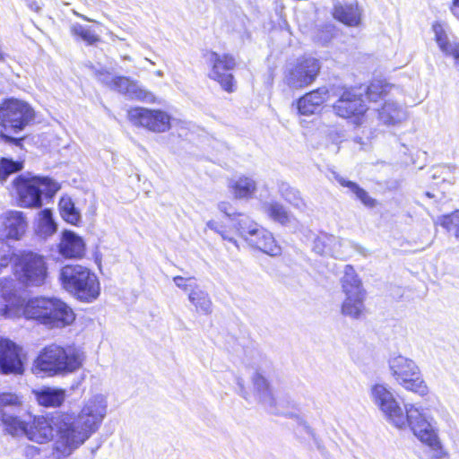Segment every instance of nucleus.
<instances>
[{"instance_id":"f257e3e1","label":"nucleus","mask_w":459,"mask_h":459,"mask_svg":"<svg viewBox=\"0 0 459 459\" xmlns=\"http://www.w3.org/2000/svg\"><path fill=\"white\" fill-rule=\"evenodd\" d=\"M0 316L6 319L24 316L50 328L65 327L75 319L73 309L56 298L37 297L25 303L17 294L15 281L5 278L0 279Z\"/></svg>"},{"instance_id":"f03ea898","label":"nucleus","mask_w":459,"mask_h":459,"mask_svg":"<svg viewBox=\"0 0 459 459\" xmlns=\"http://www.w3.org/2000/svg\"><path fill=\"white\" fill-rule=\"evenodd\" d=\"M107 411V397L102 394H96L83 401L76 416L60 414L56 420L60 431L56 448L63 455H71L99 430Z\"/></svg>"},{"instance_id":"7ed1b4c3","label":"nucleus","mask_w":459,"mask_h":459,"mask_svg":"<svg viewBox=\"0 0 459 459\" xmlns=\"http://www.w3.org/2000/svg\"><path fill=\"white\" fill-rule=\"evenodd\" d=\"M82 355L74 348H63L59 345L46 346L34 359L31 372L39 377H53L69 374L82 366Z\"/></svg>"},{"instance_id":"20e7f679","label":"nucleus","mask_w":459,"mask_h":459,"mask_svg":"<svg viewBox=\"0 0 459 459\" xmlns=\"http://www.w3.org/2000/svg\"><path fill=\"white\" fill-rule=\"evenodd\" d=\"M59 281L62 288L83 302H92L100 293L97 275L81 264H67L60 270Z\"/></svg>"},{"instance_id":"39448f33","label":"nucleus","mask_w":459,"mask_h":459,"mask_svg":"<svg viewBox=\"0 0 459 459\" xmlns=\"http://www.w3.org/2000/svg\"><path fill=\"white\" fill-rule=\"evenodd\" d=\"M19 204L25 208H39L42 196L52 197L60 188L59 185L47 177L20 175L13 181Z\"/></svg>"},{"instance_id":"423d86ee","label":"nucleus","mask_w":459,"mask_h":459,"mask_svg":"<svg viewBox=\"0 0 459 459\" xmlns=\"http://www.w3.org/2000/svg\"><path fill=\"white\" fill-rule=\"evenodd\" d=\"M403 416L405 417V422L402 427L396 428L402 429L409 426L413 434L422 443L429 446L440 456L443 453V448L437 436V422L434 419L414 404L405 405Z\"/></svg>"},{"instance_id":"0eeeda50","label":"nucleus","mask_w":459,"mask_h":459,"mask_svg":"<svg viewBox=\"0 0 459 459\" xmlns=\"http://www.w3.org/2000/svg\"><path fill=\"white\" fill-rule=\"evenodd\" d=\"M237 233L252 248L277 256L281 254V247L277 244L273 235L247 216L238 220Z\"/></svg>"},{"instance_id":"6e6552de","label":"nucleus","mask_w":459,"mask_h":459,"mask_svg":"<svg viewBox=\"0 0 459 459\" xmlns=\"http://www.w3.org/2000/svg\"><path fill=\"white\" fill-rule=\"evenodd\" d=\"M388 364L393 377L403 388L422 397L429 394V387L415 361L397 355L392 357Z\"/></svg>"},{"instance_id":"1a4fd4ad","label":"nucleus","mask_w":459,"mask_h":459,"mask_svg":"<svg viewBox=\"0 0 459 459\" xmlns=\"http://www.w3.org/2000/svg\"><path fill=\"white\" fill-rule=\"evenodd\" d=\"M14 273L18 280L26 285L40 286L47 277L44 258L32 252H25L15 257Z\"/></svg>"},{"instance_id":"9d476101","label":"nucleus","mask_w":459,"mask_h":459,"mask_svg":"<svg viewBox=\"0 0 459 459\" xmlns=\"http://www.w3.org/2000/svg\"><path fill=\"white\" fill-rule=\"evenodd\" d=\"M128 120L137 127L144 128L155 134H162L170 130L172 117L160 108L135 107L128 110Z\"/></svg>"},{"instance_id":"9b49d317","label":"nucleus","mask_w":459,"mask_h":459,"mask_svg":"<svg viewBox=\"0 0 459 459\" xmlns=\"http://www.w3.org/2000/svg\"><path fill=\"white\" fill-rule=\"evenodd\" d=\"M34 110L26 102L9 99L0 105V125L14 133L22 131L34 119Z\"/></svg>"},{"instance_id":"f8f14e48","label":"nucleus","mask_w":459,"mask_h":459,"mask_svg":"<svg viewBox=\"0 0 459 459\" xmlns=\"http://www.w3.org/2000/svg\"><path fill=\"white\" fill-rule=\"evenodd\" d=\"M370 398L382 412L384 418L394 427H402L405 422L403 410L392 391L384 384H376L370 388Z\"/></svg>"},{"instance_id":"ddd939ff","label":"nucleus","mask_w":459,"mask_h":459,"mask_svg":"<svg viewBox=\"0 0 459 459\" xmlns=\"http://www.w3.org/2000/svg\"><path fill=\"white\" fill-rule=\"evenodd\" d=\"M56 415L52 418L47 417H35L30 423H28L24 436L30 441L38 444H46L50 442L54 437V431L56 430L57 439L54 444V455L57 459L66 457L69 455H63L61 451L56 448V444L60 440V431L56 424L57 417Z\"/></svg>"},{"instance_id":"4468645a","label":"nucleus","mask_w":459,"mask_h":459,"mask_svg":"<svg viewBox=\"0 0 459 459\" xmlns=\"http://www.w3.org/2000/svg\"><path fill=\"white\" fill-rule=\"evenodd\" d=\"M320 65L313 57H303L288 65L285 71V82L292 89H301L311 84L316 78Z\"/></svg>"},{"instance_id":"2eb2a0df","label":"nucleus","mask_w":459,"mask_h":459,"mask_svg":"<svg viewBox=\"0 0 459 459\" xmlns=\"http://www.w3.org/2000/svg\"><path fill=\"white\" fill-rule=\"evenodd\" d=\"M333 109L338 117L351 119L356 126H360L366 121L368 110L360 94L352 90L344 91L333 104Z\"/></svg>"},{"instance_id":"dca6fc26","label":"nucleus","mask_w":459,"mask_h":459,"mask_svg":"<svg viewBox=\"0 0 459 459\" xmlns=\"http://www.w3.org/2000/svg\"><path fill=\"white\" fill-rule=\"evenodd\" d=\"M207 63L211 67L209 78L217 82L221 88L232 92L235 91V82L230 71L235 67V60L229 55H219L211 52L207 55Z\"/></svg>"},{"instance_id":"f3484780","label":"nucleus","mask_w":459,"mask_h":459,"mask_svg":"<svg viewBox=\"0 0 459 459\" xmlns=\"http://www.w3.org/2000/svg\"><path fill=\"white\" fill-rule=\"evenodd\" d=\"M27 359L23 349L8 339L0 340V373L3 375H22Z\"/></svg>"},{"instance_id":"a211bd4d","label":"nucleus","mask_w":459,"mask_h":459,"mask_svg":"<svg viewBox=\"0 0 459 459\" xmlns=\"http://www.w3.org/2000/svg\"><path fill=\"white\" fill-rule=\"evenodd\" d=\"M255 397L266 410L279 412L284 407L283 401L276 395L264 375L256 370L252 376Z\"/></svg>"},{"instance_id":"6ab92c4d","label":"nucleus","mask_w":459,"mask_h":459,"mask_svg":"<svg viewBox=\"0 0 459 459\" xmlns=\"http://www.w3.org/2000/svg\"><path fill=\"white\" fill-rule=\"evenodd\" d=\"M27 228L28 221L22 212L10 210L0 216V237L3 238L20 240Z\"/></svg>"},{"instance_id":"aec40b11","label":"nucleus","mask_w":459,"mask_h":459,"mask_svg":"<svg viewBox=\"0 0 459 459\" xmlns=\"http://www.w3.org/2000/svg\"><path fill=\"white\" fill-rule=\"evenodd\" d=\"M111 90L117 91L133 100L146 103L158 102L157 97L152 91L143 88L137 81L126 76H116Z\"/></svg>"},{"instance_id":"412c9836","label":"nucleus","mask_w":459,"mask_h":459,"mask_svg":"<svg viewBox=\"0 0 459 459\" xmlns=\"http://www.w3.org/2000/svg\"><path fill=\"white\" fill-rule=\"evenodd\" d=\"M58 250L66 258H81L85 253V243L79 235L65 230L61 236Z\"/></svg>"},{"instance_id":"4be33fe9","label":"nucleus","mask_w":459,"mask_h":459,"mask_svg":"<svg viewBox=\"0 0 459 459\" xmlns=\"http://www.w3.org/2000/svg\"><path fill=\"white\" fill-rule=\"evenodd\" d=\"M328 90L325 87L318 88L301 97L298 101V109L301 115L309 116L316 113L321 105L326 100Z\"/></svg>"},{"instance_id":"5701e85b","label":"nucleus","mask_w":459,"mask_h":459,"mask_svg":"<svg viewBox=\"0 0 459 459\" xmlns=\"http://www.w3.org/2000/svg\"><path fill=\"white\" fill-rule=\"evenodd\" d=\"M228 187L236 199H249L256 192V182L249 177L238 176L228 182Z\"/></svg>"},{"instance_id":"b1692460","label":"nucleus","mask_w":459,"mask_h":459,"mask_svg":"<svg viewBox=\"0 0 459 459\" xmlns=\"http://www.w3.org/2000/svg\"><path fill=\"white\" fill-rule=\"evenodd\" d=\"M33 393L38 403L45 407L60 406L65 399V390L61 388L44 386Z\"/></svg>"},{"instance_id":"393cba45","label":"nucleus","mask_w":459,"mask_h":459,"mask_svg":"<svg viewBox=\"0 0 459 459\" xmlns=\"http://www.w3.org/2000/svg\"><path fill=\"white\" fill-rule=\"evenodd\" d=\"M262 212L274 222L281 225H289L293 220V216L279 202L269 201L262 204Z\"/></svg>"},{"instance_id":"a878e982","label":"nucleus","mask_w":459,"mask_h":459,"mask_svg":"<svg viewBox=\"0 0 459 459\" xmlns=\"http://www.w3.org/2000/svg\"><path fill=\"white\" fill-rule=\"evenodd\" d=\"M333 17L348 26H357L360 22V12L352 4H336L333 7Z\"/></svg>"},{"instance_id":"bb28decb","label":"nucleus","mask_w":459,"mask_h":459,"mask_svg":"<svg viewBox=\"0 0 459 459\" xmlns=\"http://www.w3.org/2000/svg\"><path fill=\"white\" fill-rule=\"evenodd\" d=\"M379 120L385 125H395L406 117L404 109L394 101H385L378 110Z\"/></svg>"},{"instance_id":"cd10ccee","label":"nucleus","mask_w":459,"mask_h":459,"mask_svg":"<svg viewBox=\"0 0 459 459\" xmlns=\"http://www.w3.org/2000/svg\"><path fill=\"white\" fill-rule=\"evenodd\" d=\"M435 39L441 49L446 55L453 56L455 60L459 59V44L451 42L439 22H435L432 26Z\"/></svg>"},{"instance_id":"c85d7f7f","label":"nucleus","mask_w":459,"mask_h":459,"mask_svg":"<svg viewBox=\"0 0 459 459\" xmlns=\"http://www.w3.org/2000/svg\"><path fill=\"white\" fill-rule=\"evenodd\" d=\"M342 313L351 318H359L364 310V293L345 295Z\"/></svg>"},{"instance_id":"c756f323","label":"nucleus","mask_w":459,"mask_h":459,"mask_svg":"<svg viewBox=\"0 0 459 459\" xmlns=\"http://www.w3.org/2000/svg\"><path fill=\"white\" fill-rule=\"evenodd\" d=\"M21 412L4 413L0 420L4 429L12 436L24 435L28 423L20 417Z\"/></svg>"},{"instance_id":"7c9ffc66","label":"nucleus","mask_w":459,"mask_h":459,"mask_svg":"<svg viewBox=\"0 0 459 459\" xmlns=\"http://www.w3.org/2000/svg\"><path fill=\"white\" fill-rule=\"evenodd\" d=\"M189 301L195 306L197 312L210 315L212 311V302L209 294L199 288L191 290L188 293Z\"/></svg>"},{"instance_id":"2f4dec72","label":"nucleus","mask_w":459,"mask_h":459,"mask_svg":"<svg viewBox=\"0 0 459 459\" xmlns=\"http://www.w3.org/2000/svg\"><path fill=\"white\" fill-rule=\"evenodd\" d=\"M342 277V288L345 295L363 293L361 281L355 270L351 265H346Z\"/></svg>"},{"instance_id":"473e14b6","label":"nucleus","mask_w":459,"mask_h":459,"mask_svg":"<svg viewBox=\"0 0 459 459\" xmlns=\"http://www.w3.org/2000/svg\"><path fill=\"white\" fill-rule=\"evenodd\" d=\"M36 231L39 236L45 238L56 231V224L49 209H45L39 213Z\"/></svg>"},{"instance_id":"72a5a7b5","label":"nucleus","mask_w":459,"mask_h":459,"mask_svg":"<svg viewBox=\"0 0 459 459\" xmlns=\"http://www.w3.org/2000/svg\"><path fill=\"white\" fill-rule=\"evenodd\" d=\"M60 214L63 219L73 225L81 221V213L69 196H63L59 201Z\"/></svg>"},{"instance_id":"f704fd0d","label":"nucleus","mask_w":459,"mask_h":459,"mask_svg":"<svg viewBox=\"0 0 459 459\" xmlns=\"http://www.w3.org/2000/svg\"><path fill=\"white\" fill-rule=\"evenodd\" d=\"M334 179L342 186L348 187L351 192H352L358 199L361 201L366 206L373 207L376 204V200L371 198L369 195L361 187H359L356 183L346 180L340 175L335 172L333 173Z\"/></svg>"},{"instance_id":"c9c22d12","label":"nucleus","mask_w":459,"mask_h":459,"mask_svg":"<svg viewBox=\"0 0 459 459\" xmlns=\"http://www.w3.org/2000/svg\"><path fill=\"white\" fill-rule=\"evenodd\" d=\"M22 408V398L16 394L3 393L0 394V416L4 413L21 412Z\"/></svg>"},{"instance_id":"e433bc0d","label":"nucleus","mask_w":459,"mask_h":459,"mask_svg":"<svg viewBox=\"0 0 459 459\" xmlns=\"http://www.w3.org/2000/svg\"><path fill=\"white\" fill-rule=\"evenodd\" d=\"M70 32L74 37L84 41L87 45H95L100 41V37L93 30L77 22L71 25Z\"/></svg>"},{"instance_id":"4c0bfd02","label":"nucleus","mask_w":459,"mask_h":459,"mask_svg":"<svg viewBox=\"0 0 459 459\" xmlns=\"http://www.w3.org/2000/svg\"><path fill=\"white\" fill-rule=\"evenodd\" d=\"M346 244V241H342L335 236L324 234L316 238L313 249L319 255H329V247L331 245L342 247Z\"/></svg>"},{"instance_id":"58836bf2","label":"nucleus","mask_w":459,"mask_h":459,"mask_svg":"<svg viewBox=\"0 0 459 459\" xmlns=\"http://www.w3.org/2000/svg\"><path fill=\"white\" fill-rule=\"evenodd\" d=\"M210 230L218 234L223 241H227L238 248V241L231 235V230L227 228L224 222L221 220L211 219L206 222L205 230Z\"/></svg>"},{"instance_id":"ea45409f","label":"nucleus","mask_w":459,"mask_h":459,"mask_svg":"<svg viewBox=\"0 0 459 459\" xmlns=\"http://www.w3.org/2000/svg\"><path fill=\"white\" fill-rule=\"evenodd\" d=\"M435 224L440 225L452 233L456 239H459V210L447 215L439 216L435 221Z\"/></svg>"},{"instance_id":"a19ab883","label":"nucleus","mask_w":459,"mask_h":459,"mask_svg":"<svg viewBox=\"0 0 459 459\" xmlns=\"http://www.w3.org/2000/svg\"><path fill=\"white\" fill-rule=\"evenodd\" d=\"M393 88L392 85L381 80L373 81L367 90V96L371 101L377 102L385 97Z\"/></svg>"},{"instance_id":"79ce46f5","label":"nucleus","mask_w":459,"mask_h":459,"mask_svg":"<svg viewBox=\"0 0 459 459\" xmlns=\"http://www.w3.org/2000/svg\"><path fill=\"white\" fill-rule=\"evenodd\" d=\"M281 195L290 204L296 208L302 209L306 206L303 199L300 196L299 192L289 186L288 184H282L280 187Z\"/></svg>"},{"instance_id":"37998d69","label":"nucleus","mask_w":459,"mask_h":459,"mask_svg":"<svg viewBox=\"0 0 459 459\" xmlns=\"http://www.w3.org/2000/svg\"><path fill=\"white\" fill-rule=\"evenodd\" d=\"M22 169L21 162L13 161L12 160L3 158L0 160V181L4 183L7 178Z\"/></svg>"},{"instance_id":"c03bdc74","label":"nucleus","mask_w":459,"mask_h":459,"mask_svg":"<svg viewBox=\"0 0 459 459\" xmlns=\"http://www.w3.org/2000/svg\"><path fill=\"white\" fill-rule=\"evenodd\" d=\"M342 241H346L347 244L342 247L331 245L329 247V255L333 256L338 259H346L351 255V253L349 252L350 247H354L358 249L357 246L352 245V243L346 239H342Z\"/></svg>"},{"instance_id":"a18cd8bd","label":"nucleus","mask_w":459,"mask_h":459,"mask_svg":"<svg viewBox=\"0 0 459 459\" xmlns=\"http://www.w3.org/2000/svg\"><path fill=\"white\" fill-rule=\"evenodd\" d=\"M218 210L225 215L231 222L234 223V227L237 230L238 227V220L241 218V216H244L240 213H236L233 211V207L231 204L229 202H220L217 204Z\"/></svg>"},{"instance_id":"49530a36","label":"nucleus","mask_w":459,"mask_h":459,"mask_svg":"<svg viewBox=\"0 0 459 459\" xmlns=\"http://www.w3.org/2000/svg\"><path fill=\"white\" fill-rule=\"evenodd\" d=\"M173 281L177 287L187 293H189L191 290L196 289L198 287L195 279L193 277L184 278L182 276H175L173 278Z\"/></svg>"},{"instance_id":"de8ad7c7","label":"nucleus","mask_w":459,"mask_h":459,"mask_svg":"<svg viewBox=\"0 0 459 459\" xmlns=\"http://www.w3.org/2000/svg\"><path fill=\"white\" fill-rule=\"evenodd\" d=\"M4 249L0 250V269L8 266L10 263L15 261V257L13 252L7 246H4Z\"/></svg>"},{"instance_id":"09e8293b","label":"nucleus","mask_w":459,"mask_h":459,"mask_svg":"<svg viewBox=\"0 0 459 459\" xmlns=\"http://www.w3.org/2000/svg\"><path fill=\"white\" fill-rule=\"evenodd\" d=\"M96 77L101 83L112 89L116 76L108 72H97Z\"/></svg>"},{"instance_id":"8fccbe9b","label":"nucleus","mask_w":459,"mask_h":459,"mask_svg":"<svg viewBox=\"0 0 459 459\" xmlns=\"http://www.w3.org/2000/svg\"><path fill=\"white\" fill-rule=\"evenodd\" d=\"M332 38V27L326 26L325 29L322 31V35H316L315 37L317 42L322 44L327 43Z\"/></svg>"},{"instance_id":"3c124183","label":"nucleus","mask_w":459,"mask_h":459,"mask_svg":"<svg viewBox=\"0 0 459 459\" xmlns=\"http://www.w3.org/2000/svg\"><path fill=\"white\" fill-rule=\"evenodd\" d=\"M237 385H238V394L246 400H248V394L245 389L244 386V380L240 377H237L236 380Z\"/></svg>"},{"instance_id":"603ef678","label":"nucleus","mask_w":459,"mask_h":459,"mask_svg":"<svg viewBox=\"0 0 459 459\" xmlns=\"http://www.w3.org/2000/svg\"><path fill=\"white\" fill-rule=\"evenodd\" d=\"M0 137L5 142V143H13L15 145H19L22 142V139L21 138H14V137H12V136H9L5 134H0Z\"/></svg>"},{"instance_id":"864d4df0","label":"nucleus","mask_w":459,"mask_h":459,"mask_svg":"<svg viewBox=\"0 0 459 459\" xmlns=\"http://www.w3.org/2000/svg\"><path fill=\"white\" fill-rule=\"evenodd\" d=\"M73 13H74V14H75L77 17H80V18H82V20H84V21L96 22V21L91 20V19H90L89 17H87V16H85V15H83V14H82V13H78V12H76L75 10H74V11H73Z\"/></svg>"},{"instance_id":"5fc2aeb1","label":"nucleus","mask_w":459,"mask_h":459,"mask_svg":"<svg viewBox=\"0 0 459 459\" xmlns=\"http://www.w3.org/2000/svg\"><path fill=\"white\" fill-rule=\"evenodd\" d=\"M156 75H157V76H159V77H163L164 74H163V72H162V71L158 70V71L156 72Z\"/></svg>"},{"instance_id":"6e6d98bb","label":"nucleus","mask_w":459,"mask_h":459,"mask_svg":"<svg viewBox=\"0 0 459 459\" xmlns=\"http://www.w3.org/2000/svg\"><path fill=\"white\" fill-rule=\"evenodd\" d=\"M123 59H124V60H126V61H131V60H132V59H131V56H123Z\"/></svg>"},{"instance_id":"4d7b16f0","label":"nucleus","mask_w":459,"mask_h":459,"mask_svg":"<svg viewBox=\"0 0 459 459\" xmlns=\"http://www.w3.org/2000/svg\"><path fill=\"white\" fill-rule=\"evenodd\" d=\"M454 6L455 7H459V0H455L454 1Z\"/></svg>"},{"instance_id":"13d9d810","label":"nucleus","mask_w":459,"mask_h":459,"mask_svg":"<svg viewBox=\"0 0 459 459\" xmlns=\"http://www.w3.org/2000/svg\"><path fill=\"white\" fill-rule=\"evenodd\" d=\"M4 59V55L2 53V51L0 50V61H2Z\"/></svg>"},{"instance_id":"bf43d9fd","label":"nucleus","mask_w":459,"mask_h":459,"mask_svg":"<svg viewBox=\"0 0 459 459\" xmlns=\"http://www.w3.org/2000/svg\"><path fill=\"white\" fill-rule=\"evenodd\" d=\"M145 60L150 62L152 65H153L154 63L152 61H151L150 59H148V57H145Z\"/></svg>"},{"instance_id":"052dcab7","label":"nucleus","mask_w":459,"mask_h":459,"mask_svg":"<svg viewBox=\"0 0 459 459\" xmlns=\"http://www.w3.org/2000/svg\"><path fill=\"white\" fill-rule=\"evenodd\" d=\"M30 450H33V451H35V452H37V451H38V449H37L36 447H30Z\"/></svg>"},{"instance_id":"680f3d73","label":"nucleus","mask_w":459,"mask_h":459,"mask_svg":"<svg viewBox=\"0 0 459 459\" xmlns=\"http://www.w3.org/2000/svg\"><path fill=\"white\" fill-rule=\"evenodd\" d=\"M456 64H457V65H459V59H458V60H456Z\"/></svg>"}]
</instances>
